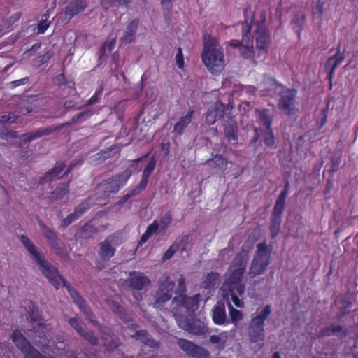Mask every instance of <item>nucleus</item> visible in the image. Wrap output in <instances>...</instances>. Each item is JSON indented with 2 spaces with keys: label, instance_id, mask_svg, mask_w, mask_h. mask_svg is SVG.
<instances>
[{
  "label": "nucleus",
  "instance_id": "nucleus-1",
  "mask_svg": "<svg viewBox=\"0 0 358 358\" xmlns=\"http://www.w3.org/2000/svg\"><path fill=\"white\" fill-rule=\"evenodd\" d=\"M20 240L27 252L31 255V258L38 265L43 275L56 289H58L61 284H62L66 288L73 302L77 306L83 303L85 299H83L76 289L67 282L59 273V270L45 260L44 255L40 254L36 245L26 235H21Z\"/></svg>",
  "mask_w": 358,
  "mask_h": 358
},
{
  "label": "nucleus",
  "instance_id": "nucleus-2",
  "mask_svg": "<svg viewBox=\"0 0 358 358\" xmlns=\"http://www.w3.org/2000/svg\"><path fill=\"white\" fill-rule=\"evenodd\" d=\"M252 24L255 26L252 36L255 42L257 59L264 61L268 54L271 43V34L266 23V12L262 10L259 13V19L256 22L253 20Z\"/></svg>",
  "mask_w": 358,
  "mask_h": 358
},
{
  "label": "nucleus",
  "instance_id": "nucleus-3",
  "mask_svg": "<svg viewBox=\"0 0 358 358\" xmlns=\"http://www.w3.org/2000/svg\"><path fill=\"white\" fill-rule=\"evenodd\" d=\"M256 248L248 272L250 278L264 274L271 264L272 246L263 241L257 243Z\"/></svg>",
  "mask_w": 358,
  "mask_h": 358
},
{
  "label": "nucleus",
  "instance_id": "nucleus-4",
  "mask_svg": "<svg viewBox=\"0 0 358 358\" xmlns=\"http://www.w3.org/2000/svg\"><path fill=\"white\" fill-rule=\"evenodd\" d=\"M131 177V172L122 171L102 180L96 187V194L101 199H106L111 195L117 194L126 185Z\"/></svg>",
  "mask_w": 358,
  "mask_h": 358
},
{
  "label": "nucleus",
  "instance_id": "nucleus-5",
  "mask_svg": "<svg viewBox=\"0 0 358 358\" xmlns=\"http://www.w3.org/2000/svg\"><path fill=\"white\" fill-rule=\"evenodd\" d=\"M249 260V252L241 248L232 259L229 268V275L226 284L243 285L241 280L246 271Z\"/></svg>",
  "mask_w": 358,
  "mask_h": 358
},
{
  "label": "nucleus",
  "instance_id": "nucleus-6",
  "mask_svg": "<svg viewBox=\"0 0 358 358\" xmlns=\"http://www.w3.org/2000/svg\"><path fill=\"white\" fill-rule=\"evenodd\" d=\"M201 57L203 64L211 73H218L222 71L224 64V54L213 43H204Z\"/></svg>",
  "mask_w": 358,
  "mask_h": 358
},
{
  "label": "nucleus",
  "instance_id": "nucleus-7",
  "mask_svg": "<svg viewBox=\"0 0 358 358\" xmlns=\"http://www.w3.org/2000/svg\"><path fill=\"white\" fill-rule=\"evenodd\" d=\"M271 313V305H266L260 313L252 317L248 327V334L252 343H257L264 340L265 321Z\"/></svg>",
  "mask_w": 358,
  "mask_h": 358
},
{
  "label": "nucleus",
  "instance_id": "nucleus-8",
  "mask_svg": "<svg viewBox=\"0 0 358 358\" xmlns=\"http://www.w3.org/2000/svg\"><path fill=\"white\" fill-rule=\"evenodd\" d=\"M10 338L23 355V358H48L34 347L20 330H13Z\"/></svg>",
  "mask_w": 358,
  "mask_h": 358
},
{
  "label": "nucleus",
  "instance_id": "nucleus-9",
  "mask_svg": "<svg viewBox=\"0 0 358 358\" xmlns=\"http://www.w3.org/2000/svg\"><path fill=\"white\" fill-rule=\"evenodd\" d=\"M252 21L253 16L251 17L250 22H248L247 20H245L244 22L241 23L242 38L245 45L243 43L239 48V50L241 55L244 59H250L255 63H257L259 61L257 59V53L255 54L252 45L253 36L251 34V23Z\"/></svg>",
  "mask_w": 358,
  "mask_h": 358
},
{
  "label": "nucleus",
  "instance_id": "nucleus-10",
  "mask_svg": "<svg viewBox=\"0 0 358 358\" xmlns=\"http://www.w3.org/2000/svg\"><path fill=\"white\" fill-rule=\"evenodd\" d=\"M157 164V159L155 156L150 157L149 162L143 169L141 178L140 182L134 187L130 188L127 190V193L129 195L130 198L140 194L143 192L148 184L149 178L152 174Z\"/></svg>",
  "mask_w": 358,
  "mask_h": 358
},
{
  "label": "nucleus",
  "instance_id": "nucleus-11",
  "mask_svg": "<svg viewBox=\"0 0 358 358\" xmlns=\"http://www.w3.org/2000/svg\"><path fill=\"white\" fill-rule=\"evenodd\" d=\"M199 299V294L190 297L182 294L175 296L171 301V307L174 315L176 314L177 309L182 307L185 308L189 313H194L198 308Z\"/></svg>",
  "mask_w": 358,
  "mask_h": 358
},
{
  "label": "nucleus",
  "instance_id": "nucleus-12",
  "mask_svg": "<svg viewBox=\"0 0 358 358\" xmlns=\"http://www.w3.org/2000/svg\"><path fill=\"white\" fill-rule=\"evenodd\" d=\"M76 122H73V117L71 119L64 123L61 124L57 127H48L45 128H38L34 131L24 134L22 136V141L24 143H29L32 141L39 138L42 136H48L55 131H59L65 127H69Z\"/></svg>",
  "mask_w": 358,
  "mask_h": 358
},
{
  "label": "nucleus",
  "instance_id": "nucleus-13",
  "mask_svg": "<svg viewBox=\"0 0 358 358\" xmlns=\"http://www.w3.org/2000/svg\"><path fill=\"white\" fill-rule=\"evenodd\" d=\"M78 164V161L73 160L65 172L62 173L66 165L62 161H58L55 164L54 167L49 171H48L45 176L41 177L39 180V183L43 185L47 182H50L53 180L59 179L62 176L69 174L71 172L73 167Z\"/></svg>",
  "mask_w": 358,
  "mask_h": 358
},
{
  "label": "nucleus",
  "instance_id": "nucleus-14",
  "mask_svg": "<svg viewBox=\"0 0 358 358\" xmlns=\"http://www.w3.org/2000/svg\"><path fill=\"white\" fill-rule=\"evenodd\" d=\"M175 283L167 278L159 283V289L156 292L155 306L157 308H162L172 298Z\"/></svg>",
  "mask_w": 358,
  "mask_h": 358
},
{
  "label": "nucleus",
  "instance_id": "nucleus-15",
  "mask_svg": "<svg viewBox=\"0 0 358 358\" xmlns=\"http://www.w3.org/2000/svg\"><path fill=\"white\" fill-rule=\"evenodd\" d=\"M178 346L185 354L192 358H210V352L205 348L184 338L177 340Z\"/></svg>",
  "mask_w": 358,
  "mask_h": 358
},
{
  "label": "nucleus",
  "instance_id": "nucleus-16",
  "mask_svg": "<svg viewBox=\"0 0 358 358\" xmlns=\"http://www.w3.org/2000/svg\"><path fill=\"white\" fill-rule=\"evenodd\" d=\"M180 327L194 335H204L208 332L206 324L199 320L189 322L187 317L178 316L176 318Z\"/></svg>",
  "mask_w": 358,
  "mask_h": 358
},
{
  "label": "nucleus",
  "instance_id": "nucleus-17",
  "mask_svg": "<svg viewBox=\"0 0 358 358\" xmlns=\"http://www.w3.org/2000/svg\"><path fill=\"white\" fill-rule=\"evenodd\" d=\"M278 103L279 109L286 115H290L294 110V98L296 91L291 89H285L280 94Z\"/></svg>",
  "mask_w": 358,
  "mask_h": 358
},
{
  "label": "nucleus",
  "instance_id": "nucleus-18",
  "mask_svg": "<svg viewBox=\"0 0 358 358\" xmlns=\"http://www.w3.org/2000/svg\"><path fill=\"white\" fill-rule=\"evenodd\" d=\"M151 283L150 280L143 273L139 271H131L127 284L132 289L141 291L148 287Z\"/></svg>",
  "mask_w": 358,
  "mask_h": 358
},
{
  "label": "nucleus",
  "instance_id": "nucleus-19",
  "mask_svg": "<svg viewBox=\"0 0 358 358\" xmlns=\"http://www.w3.org/2000/svg\"><path fill=\"white\" fill-rule=\"evenodd\" d=\"M87 6V0H71L62 10V15L65 19L71 20L73 17L83 13Z\"/></svg>",
  "mask_w": 358,
  "mask_h": 358
},
{
  "label": "nucleus",
  "instance_id": "nucleus-20",
  "mask_svg": "<svg viewBox=\"0 0 358 358\" xmlns=\"http://www.w3.org/2000/svg\"><path fill=\"white\" fill-rule=\"evenodd\" d=\"M281 87H282V85L278 83L274 77L269 75L264 76L263 80L259 85L262 95H268L271 97L276 95L278 89Z\"/></svg>",
  "mask_w": 358,
  "mask_h": 358
},
{
  "label": "nucleus",
  "instance_id": "nucleus-21",
  "mask_svg": "<svg viewBox=\"0 0 358 358\" xmlns=\"http://www.w3.org/2000/svg\"><path fill=\"white\" fill-rule=\"evenodd\" d=\"M225 105L221 101H216L213 106L209 107L206 115V123L208 125L214 124L217 120L224 116Z\"/></svg>",
  "mask_w": 358,
  "mask_h": 358
},
{
  "label": "nucleus",
  "instance_id": "nucleus-22",
  "mask_svg": "<svg viewBox=\"0 0 358 358\" xmlns=\"http://www.w3.org/2000/svg\"><path fill=\"white\" fill-rule=\"evenodd\" d=\"M115 235H111L99 243V256L101 259L107 262L114 255L115 248L111 245L114 241Z\"/></svg>",
  "mask_w": 358,
  "mask_h": 358
},
{
  "label": "nucleus",
  "instance_id": "nucleus-23",
  "mask_svg": "<svg viewBox=\"0 0 358 358\" xmlns=\"http://www.w3.org/2000/svg\"><path fill=\"white\" fill-rule=\"evenodd\" d=\"M30 331L34 333L35 337L33 338V341L35 344L40 347H45L49 344L50 340L48 335V329L45 323L33 326Z\"/></svg>",
  "mask_w": 358,
  "mask_h": 358
},
{
  "label": "nucleus",
  "instance_id": "nucleus-24",
  "mask_svg": "<svg viewBox=\"0 0 358 358\" xmlns=\"http://www.w3.org/2000/svg\"><path fill=\"white\" fill-rule=\"evenodd\" d=\"M224 132L229 141L238 140V124L233 117L227 116L223 123Z\"/></svg>",
  "mask_w": 358,
  "mask_h": 358
},
{
  "label": "nucleus",
  "instance_id": "nucleus-25",
  "mask_svg": "<svg viewBox=\"0 0 358 358\" xmlns=\"http://www.w3.org/2000/svg\"><path fill=\"white\" fill-rule=\"evenodd\" d=\"M194 114V110H189L185 115H182L178 121L174 124L172 132L176 136H182L189 124L191 123L193 115Z\"/></svg>",
  "mask_w": 358,
  "mask_h": 358
},
{
  "label": "nucleus",
  "instance_id": "nucleus-26",
  "mask_svg": "<svg viewBox=\"0 0 358 358\" xmlns=\"http://www.w3.org/2000/svg\"><path fill=\"white\" fill-rule=\"evenodd\" d=\"M139 20L138 19L132 20L127 26L123 36L120 38L121 44H128L134 41Z\"/></svg>",
  "mask_w": 358,
  "mask_h": 358
},
{
  "label": "nucleus",
  "instance_id": "nucleus-27",
  "mask_svg": "<svg viewBox=\"0 0 358 358\" xmlns=\"http://www.w3.org/2000/svg\"><path fill=\"white\" fill-rule=\"evenodd\" d=\"M229 288L231 300L235 306L237 308H243L244 303L239 299L238 296H242L245 290V285H232L226 284Z\"/></svg>",
  "mask_w": 358,
  "mask_h": 358
},
{
  "label": "nucleus",
  "instance_id": "nucleus-28",
  "mask_svg": "<svg viewBox=\"0 0 358 358\" xmlns=\"http://www.w3.org/2000/svg\"><path fill=\"white\" fill-rule=\"evenodd\" d=\"M212 319L217 325H222L227 321V315L224 303L217 304L213 309Z\"/></svg>",
  "mask_w": 358,
  "mask_h": 358
},
{
  "label": "nucleus",
  "instance_id": "nucleus-29",
  "mask_svg": "<svg viewBox=\"0 0 358 358\" xmlns=\"http://www.w3.org/2000/svg\"><path fill=\"white\" fill-rule=\"evenodd\" d=\"M28 308V320L31 324H33L34 326H37L44 323L43 317L38 312V308L34 305L33 302H29Z\"/></svg>",
  "mask_w": 358,
  "mask_h": 358
},
{
  "label": "nucleus",
  "instance_id": "nucleus-30",
  "mask_svg": "<svg viewBox=\"0 0 358 358\" xmlns=\"http://www.w3.org/2000/svg\"><path fill=\"white\" fill-rule=\"evenodd\" d=\"M69 192V182L59 184L55 190L51 192L50 200L55 202L63 199Z\"/></svg>",
  "mask_w": 358,
  "mask_h": 358
},
{
  "label": "nucleus",
  "instance_id": "nucleus-31",
  "mask_svg": "<svg viewBox=\"0 0 358 358\" xmlns=\"http://www.w3.org/2000/svg\"><path fill=\"white\" fill-rule=\"evenodd\" d=\"M343 57L339 54H336L327 60L324 68L328 72V77L329 79H331L334 70L343 62Z\"/></svg>",
  "mask_w": 358,
  "mask_h": 358
},
{
  "label": "nucleus",
  "instance_id": "nucleus-32",
  "mask_svg": "<svg viewBox=\"0 0 358 358\" xmlns=\"http://www.w3.org/2000/svg\"><path fill=\"white\" fill-rule=\"evenodd\" d=\"M209 166L216 170L223 171L227 165V159L222 155H215L212 159L207 161Z\"/></svg>",
  "mask_w": 358,
  "mask_h": 358
},
{
  "label": "nucleus",
  "instance_id": "nucleus-33",
  "mask_svg": "<svg viewBox=\"0 0 358 358\" xmlns=\"http://www.w3.org/2000/svg\"><path fill=\"white\" fill-rule=\"evenodd\" d=\"M220 284V275L216 272H210L207 274L205 280L202 282V286L205 289H214Z\"/></svg>",
  "mask_w": 358,
  "mask_h": 358
},
{
  "label": "nucleus",
  "instance_id": "nucleus-34",
  "mask_svg": "<svg viewBox=\"0 0 358 358\" xmlns=\"http://www.w3.org/2000/svg\"><path fill=\"white\" fill-rule=\"evenodd\" d=\"M50 245L53 249L55 253L64 259H68L69 255L67 252L64 243L59 238L55 242H52Z\"/></svg>",
  "mask_w": 358,
  "mask_h": 358
},
{
  "label": "nucleus",
  "instance_id": "nucleus-35",
  "mask_svg": "<svg viewBox=\"0 0 358 358\" xmlns=\"http://www.w3.org/2000/svg\"><path fill=\"white\" fill-rule=\"evenodd\" d=\"M80 311L83 313L86 319L89 320L94 326H98L99 322L96 320V316L93 313L90 307L87 305L86 301H83L80 305L77 306Z\"/></svg>",
  "mask_w": 358,
  "mask_h": 358
},
{
  "label": "nucleus",
  "instance_id": "nucleus-36",
  "mask_svg": "<svg viewBox=\"0 0 358 358\" xmlns=\"http://www.w3.org/2000/svg\"><path fill=\"white\" fill-rule=\"evenodd\" d=\"M256 111L258 113L259 122L266 127V129L271 128L273 118L270 113V110L263 109Z\"/></svg>",
  "mask_w": 358,
  "mask_h": 358
},
{
  "label": "nucleus",
  "instance_id": "nucleus-37",
  "mask_svg": "<svg viewBox=\"0 0 358 358\" xmlns=\"http://www.w3.org/2000/svg\"><path fill=\"white\" fill-rule=\"evenodd\" d=\"M286 198L278 196L272 210L271 216L282 217L285 208Z\"/></svg>",
  "mask_w": 358,
  "mask_h": 358
},
{
  "label": "nucleus",
  "instance_id": "nucleus-38",
  "mask_svg": "<svg viewBox=\"0 0 358 358\" xmlns=\"http://www.w3.org/2000/svg\"><path fill=\"white\" fill-rule=\"evenodd\" d=\"M282 217L271 216L270 231L272 238H275L280 233L281 227Z\"/></svg>",
  "mask_w": 358,
  "mask_h": 358
},
{
  "label": "nucleus",
  "instance_id": "nucleus-39",
  "mask_svg": "<svg viewBox=\"0 0 358 358\" xmlns=\"http://www.w3.org/2000/svg\"><path fill=\"white\" fill-rule=\"evenodd\" d=\"M54 56V52L52 50H48L43 55L38 56L32 60V65L35 67H39L46 64Z\"/></svg>",
  "mask_w": 358,
  "mask_h": 358
},
{
  "label": "nucleus",
  "instance_id": "nucleus-40",
  "mask_svg": "<svg viewBox=\"0 0 358 358\" xmlns=\"http://www.w3.org/2000/svg\"><path fill=\"white\" fill-rule=\"evenodd\" d=\"M304 21L305 15L302 13H297L292 20L291 24L292 26V29L297 32L299 35L302 29V25Z\"/></svg>",
  "mask_w": 358,
  "mask_h": 358
},
{
  "label": "nucleus",
  "instance_id": "nucleus-41",
  "mask_svg": "<svg viewBox=\"0 0 358 358\" xmlns=\"http://www.w3.org/2000/svg\"><path fill=\"white\" fill-rule=\"evenodd\" d=\"M343 327L340 324H331L324 327L320 334L322 336H330L341 332Z\"/></svg>",
  "mask_w": 358,
  "mask_h": 358
},
{
  "label": "nucleus",
  "instance_id": "nucleus-42",
  "mask_svg": "<svg viewBox=\"0 0 358 358\" xmlns=\"http://www.w3.org/2000/svg\"><path fill=\"white\" fill-rule=\"evenodd\" d=\"M94 113V110L92 108H87L78 114L73 116V122L76 123H82L87 120L90 116Z\"/></svg>",
  "mask_w": 358,
  "mask_h": 358
},
{
  "label": "nucleus",
  "instance_id": "nucleus-43",
  "mask_svg": "<svg viewBox=\"0 0 358 358\" xmlns=\"http://www.w3.org/2000/svg\"><path fill=\"white\" fill-rule=\"evenodd\" d=\"M91 206L92 203H90V198L86 199L75 207L73 212L80 218L87 210L90 208Z\"/></svg>",
  "mask_w": 358,
  "mask_h": 358
},
{
  "label": "nucleus",
  "instance_id": "nucleus-44",
  "mask_svg": "<svg viewBox=\"0 0 358 358\" xmlns=\"http://www.w3.org/2000/svg\"><path fill=\"white\" fill-rule=\"evenodd\" d=\"M228 309L231 323L236 325L239 321L243 320L242 312L234 308L230 303H228Z\"/></svg>",
  "mask_w": 358,
  "mask_h": 358
},
{
  "label": "nucleus",
  "instance_id": "nucleus-45",
  "mask_svg": "<svg viewBox=\"0 0 358 358\" xmlns=\"http://www.w3.org/2000/svg\"><path fill=\"white\" fill-rule=\"evenodd\" d=\"M80 336L93 346H96L99 344V338L92 330L87 328H86Z\"/></svg>",
  "mask_w": 358,
  "mask_h": 358
},
{
  "label": "nucleus",
  "instance_id": "nucleus-46",
  "mask_svg": "<svg viewBox=\"0 0 358 358\" xmlns=\"http://www.w3.org/2000/svg\"><path fill=\"white\" fill-rule=\"evenodd\" d=\"M69 324L73 327L76 331L80 335L83 331L87 328L82 322V321L76 317H70L68 320Z\"/></svg>",
  "mask_w": 358,
  "mask_h": 358
},
{
  "label": "nucleus",
  "instance_id": "nucleus-47",
  "mask_svg": "<svg viewBox=\"0 0 358 358\" xmlns=\"http://www.w3.org/2000/svg\"><path fill=\"white\" fill-rule=\"evenodd\" d=\"M109 338L110 340L109 341H104L103 345L108 352H113L120 345L121 342L120 338L114 335Z\"/></svg>",
  "mask_w": 358,
  "mask_h": 358
},
{
  "label": "nucleus",
  "instance_id": "nucleus-48",
  "mask_svg": "<svg viewBox=\"0 0 358 358\" xmlns=\"http://www.w3.org/2000/svg\"><path fill=\"white\" fill-rule=\"evenodd\" d=\"M264 141L266 146L270 148H276L275 140L272 128L266 129L264 134Z\"/></svg>",
  "mask_w": 358,
  "mask_h": 358
},
{
  "label": "nucleus",
  "instance_id": "nucleus-49",
  "mask_svg": "<svg viewBox=\"0 0 358 358\" xmlns=\"http://www.w3.org/2000/svg\"><path fill=\"white\" fill-rule=\"evenodd\" d=\"M108 305L113 311L120 316L122 320L125 322L129 321V317L125 313H122V309L118 303L112 301L111 303H108Z\"/></svg>",
  "mask_w": 358,
  "mask_h": 358
},
{
  "label": "nucleus",
  "instance_id": "nucleus-50",
  "mask_svg": "<svg viewBox=\"0 0 358 358\" xmlns=\"http://www.w3.org/2000/svg\"><path fill=\"white\" fill-rule=\"evenodd\" d=\"M42 232L43 236L48 240L49 245L59 239L57 234L51 228L48 227Z\"/></svg>",
  "mask_w": 358,
  "mask_h": 358
},
{
  "label": "nucleus",
  "instance_id": "nucleus-51",
  "mask_svg": "<svg viewBox=\"0 0 358 358\" xmlns=\"http://www.w3.org/2000/svg\"><path fill=\"white\" fill-rule=\"evenodd\" d=\"M129 0H102L101 2V6L104 9H108L110 6L113 4H118L119 6H124L128 4Z\"/></svg>",
  "mask_w": 358,
  "mask_h": 358
},
{
  "label": "nucleus",
  "instance_id": "nucleus-52",
  "mask_svg": "<svg viewBox=\"0 0 358 358\" xmlns=\"http://www.w3.org/2000/svg\"><path fill=\"white\" fill-rule=\"evenodd\" d=\"M172 221V215L171 211H169L162 215L159 218V224L162 226V229H166Z\"/></svg>",
  "mask_w": 358,
  "mask_h": 358
},
{
  "label": "nucleus",
  "instance_id": "nucleus-53",
  "mask_svg": "<svg viewBox=\"0 0 358 358\" xmlns=\"http://www.w3.org/2000/svg\"><path fill=\"white\" fill-rule=\"evenodd\" d=\"M99 332L101 334V338L103 341H108L109 337L113 336L114 334H113L112 329L105 325H98Z\"/></svg>",
  "mask_w": 358,
  "mask_h": 358
},
{
  "label": "nucleus",
  "instance_id": "nucleus-54",
  "mask_svg": "<svg viewBox=\"0 0 358 358\" xmlns=\"http://www.w3.org/2000/svg\"><path fill=\"white\" fill-rule=\"evenodd\" d=\"M115 38H113L108 42L104 43V44L101 47L99 50L100 57H102L105 55L106 49H108L109 52H111L112 50L115 48Z\"/></svg>",
  "mask_w": 358,
  "mask_h": 358
},
{
  "label": "nucleus",
  "instance_id": "nucleus-55",
  "mask_svg": "<svg viewBox=\"0 0 358 358\" xmlns=\"http://www.w3.org/2000/svg\"><path fill=\"white\" fill-rule=\"evenodd\" d=\"M18 118V116L14 113H8L0 115V122L5 123H14Z\"/></svg>",
  "mask_w": 358,
  "mask_h": 358
},
{
  "label": "nucleus",
  "instance_id": "nucleus-56",
  "mask_svg": "<svg viewBox=\"0 0 358 358\" xmlns=\"http://www.w3.org/2000/svg\"><path fill=\"white\" fill-rule=\"evenodd\" d=\"M178 250V246H177V243L172 244L164 253L162 256V260L166 261L171 259Z\"/></svg>",
  "mask_w": 358,
  "mask_h": 358
},
{
  "label": "nucleus",
  "instance_id": "nucleus-57",
  "mask_svg": "<svg viewBox=\"0 0 358 358\" xmlns=\"http://www.w3.org/2000/svg\"><path fill=\"white\" fill-rule=\"evenodd\" d=\"M79 217L78 215L75 214L74 212L70 213L66 216V217L64 218L61 222V227L63 228L66 227L70 224L78 220Z\"/></svg>",
  "mask_w": 358,
  "mask_h": 358
},
{
  "label": "nucleus",
  "instance_id": "nucleus-58",
  "mask_svg": "<svg viewBox=\"0 0 358 358\" xmlns=\"http://www.w3.org/2000/svg\"><path fill=\"white\" fill-rule=\"evenodd\" d=\"M173 0H161V4L165 16L169 15L173 8Z\"/></svg>",
  "mask_w": 358,
  "mask_h": 358
},
{
  "label": "nucleus",
  "instance_id": "nucleus-59",
  "mask_svg": "<svg viewBox=\"0 0 358 358\" xmlns=\"http://www.w3.org/2000/svg\"><path fill=\"white\" fill-rule=\"evenodd\" d=\"M48 16L46 15V18L44 20H41V22L38 24V34H44L48 28L50 27V22L48 20Z\"/></svg>",
  "mask_w": 358,
  "mask_h": 358
},
{
  "label": "nucleus",
  "instance_id": "nucleus-60",
  "mask_svg": "<svg viewBox=\"0 0 358 358\" xmlns=\"http://www.w3.org/2000/svg\"><path fill=\"white\" fill-rule=\"evenodd\" d=\"M53 81H54V84L56 86H59V87L65 85L69 83V80L64 73H61V74L56 76L54 78Z\"/></svg>",
  "mask_w": 358,
  "mask_h": 358
},
{
  "label": "nucleus",
  "instance_id": "nucleus-61",
  "mask_svg": "<svg viewBox=\"0 0 358 358\" xmlns=\"http://www.w3.org/2000/svg\"><path fill=\"white\" fill-rule=\"evenodd\" d=\"M149 336L148 332L143 329L136 331L132 336V337L135 338L136 340L141 341L142 343H144Z\"/></svg>",
  "mask_w": 358,
  "mask_h": 358
},
{
  "label": "nucleus",
  "instance_id": "nucleus-62",
  "mask_svg": "<svg viewBox=\"0 0 358 358\" xmlns=\"http://www.w3.org/2000/svg\"><path fill=\"white\" fill-rule=\"evenodd\" d=\"M139 163V159H135L131 160L130 164L124 171L129 170L131 172V176L132 175L133 172H138L139 171H141Z\"/></svg>",
  "mask_w": 358,
  "mask_h": 358
},
{
  "label": "nucleus",
  "instance_id": "nucleus-63",
  "mask_svg": "<svg viewBox=\"0 0 358 358\" xmlns=\"http://www.w3.org/2000/svg\"><path fill=\"white\" fill-rule=\"evenodd\" d=\"M29 81V78L24 77L23 78L18 79V80H16L9 83L8 85H9L10 88L14 89L18 86L26 85L27 83H28Z\"/></svg>",
  "mask_w": 358,
  "mask_h": 358
},
{
  "label": "nucleus",
  "instance_id": "nucleus-64",
  "mask_svg": "<svg viewBox=\"0 0 358 358\" xmlns=\"http://www.w3.org/2000/svg\"><path fill=\"white\" fill-rule=\"evenodd\" d=\"M209 341L213 344H217L219 349H224L225 342L218 335L210 336Z\"/></svg>",
  "mask_w": 358,
  "mask_h": 358
}]
</instances>
